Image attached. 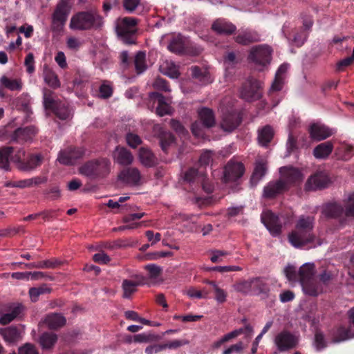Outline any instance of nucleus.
<instances>
[{"label": "nucleus", "instance_id": "obj_1", "mask_svg": "<svg viewBox=\"0 0 354 354\" xmlns=\"http://www.w3.org/2000/svg\"><path fill=\"white\" fill-rule=\"evenodd\" d=\"M284 273L288 281H299L306 295L316 297L322 292L321 285L313 278L315 273L313 263L304 264L300 267L298 272L295 266L288 265L284 269Z\"/></svg>", "mask_w": 354, "mask_h": 354}, {"label": "nucleus", "instance_id": "obj_2", "mask_svg": "<svg viewBox=\"0 0 354 354\" xmlns=\"http://www.w3.org/2000/svg\"><path fill=\"white\" fill-rule=\"evenodd\" d=\"M314 217L301 216L297 222L295 230L288 235L290 243L295 248L309 245L315 247V236L312 231L314 225Z\"/></svg>", "mask_w": 354, "mask_h": 354}, {"label": "nucleus", "instance_id": "obj_3", "mask_svg": "<svg viewBox=\"0 0 354 354\" xmlns=\"http://www.w3.org/2000/svg\"><path fill=\"white\" fill-rule=\"evenodd\" d=\"M80 173L92 180L106 178L111 171V161L99 158L86 162L79 169Z\"/></svg>", "mask_w": 354, "mask_h": 354}, {"label": "nucleus", "instance_id": "obj_4", "mask_svg": "<svg viewBox=\"0 0 354 354\" xmlns=\"http://www.w3.org/2000/svg\"><path fill=\"white\" fill-rule=\"evenodd\" d=\"M102 24V18L97 12L83 11L72 17L69 26L73 30H86L98 28Z\"/></svg>", "mask_w": 354, "mask_h": 354}, {"label": "nucleus", "instance_id": "obj_5", "mask_svg": "<svg viewBox=\"0 0 354 354\" xmlns=\"http://www.w3.org/2000/svg\"><path fill=\"white\" fill-rule=\"evenodd\" d=\"M71 0H61L53 13V30L59 31L65 25L71 9Z\"/></svg>", "mask_w": 354, "mask_h": 354}, {"label": "nucleus", "instance_id": "obj_6", "mask_svg": "<svg viewBox=\"0 0 354 354\" xmlns=\"http://www.w3.org/2000/svg\"><path fill=\"white\" fill-rule=\"evenodd\" d=\"M274 343L279 353L295 348L299 344V338L287 330L279 332L274 339Z\"/></svg>", "mask_w": 354, "mask_h": 354}, {"label": "nucleus", "instance_id": "obj_7", "mask_svg": "<svg viewBox=\"0 0 354 354\" xmlns=\"http://www.w3.org/2000/svg\"><path fill=\"white\" fill-rule=\"evenodd\" d=\"M272 49L267 45L253 46L248 55V59L259 66H266L271 61Z\"/></svg>", "mask_w": 354, "mask_h": 354}, {"label": "nucleus", "instance_id": "obj_8", "mask_svg": "<svg viewBox=\"0 0 354 354\" xmlns=\"http://www.w3.org/2000/svg\"><path fill=\"white\" fill-rule=\"evenodd\" d=\"M261 84L254 78H249L243 82L241 88V97L249 102L255 101L261 97Z\"/></svg>", "mask_w": 354, "mask_h": 354}, {"label": "nucleus", "instance_id": "obj_9", "mask_svg": "<svg viewBox=\"0 0 354 354\" xmlns=\"http://www.w3.org/2000/svg\"><path fill=\"white\" fill-rule=\"evenodd\" d=\"M281 178L286 185V189L288 191L291 186H297L301 183L304 176L301 171L292 167H282L279 169Z\"/></svg>", "mask_w": 354, "mask_h": 354}, {"label": "nucleus", "instance_id": "obj_10", "mask_svg": "<svg viewBox=\"0 0 354 354\" xmlns=\"http://www.w3.org/2000/svg\"><path fill=\"white\" fill-rule=\"evenodd\" d=\"M261 219L272 236H277L281 233L282 223L277 215L267 211L261 214Z\"/></svg>", "mask_w": 354, "mask_h": 354}, {"label": "nucleus", "instance_id": "obj_11", "mask_svg": "<svg viewBox=\"0 0 354 354\" xmlns=\"http://www.w3.org/2000/svg\"><path fill=\"white\" fill-rule=\"evenodd\" d=\"M24 151H19V154L15 156V160L18 162V167L23 171H28L35 169L41 165L43 157L40 154H31L28 156L26 160H22L24 158Z\"/></svg>", "mask_w": 354, "mask_h": 354}, {"label": "nucleus", "instance_id": "obj_12", "mask_svg": "<svg viewBox=\"0 0 354 354\" xmlns=\"http://www.w3.org/2000/svg\"><path fill=\"white\" fill-rule=\"evenodd\" d=\"M85 154V151L80 147H69L60 151L58 160L64 165H73L76 161L82 158Z\"/></svg>", "mask_w": 354, "mask_h": 354}, {"label": "nucleus", "instance_id": "obj_13", "mask_svg": "<svg viewBox=\"0 0 354 354\" xmlns=\"http://www.w3.org/2000/svg\"><path fill=\"white\" fill-rule=\"evenodd\" d=\"M244 172L243 163L230 160L225 167L224 179L226 182L236 181L243 176Z\"/></svg>", "mask_w": 354, "mask_h": 354}, {"label": "nucleus", "instance_id": "obj_14", "mask_svg": "<svg viewBox=\"0 0 354 354\" xmlns=\"http://www.w3.org/2000/svg\"><path fill=\"white\" fill-rule=\"evenodd\" d=\"M329 181L328 176L324 172L317 171L308 178L305 184V190L313 191L324 188Z\"/></svg>", "mask_w": 354, "mask_h": 354}, {"label": "nucleus", "instance_id": "obj_15", "mask_svg": "<svg viewBox=\"0 0 354 354\" xmlns=\"http://www.w3.org/2000/svg\"><path fill=\"white\" fill-rule=\"evenodd\" d=\"M241 120V116L237 111H227L223 114L221 127L225 131L231 132L237 128Z\"/></svg>", "mask_w": 354, "mask_h": 354}, {"label": "nucleus", "instance_id": "obj_16", "mask_svg": "<svg viewBox=\"0 0 354 354\" xmlns=\"http://www.w3.org/2000/svg\"><path fill=\"white\" fill-rule=\"evenodd\" d=\"M37 133V129L34 126L19 127L16 129L10 136L11 141L17 143H24L32 139Z\"/></svg>", "mask_w": 354, "mask_h": 354}, {"label": "nucleus", "instance_id": "obj_17", "mask_svg": "<svg viewBox=\"0 0 354 354\" xmlns=\"http://www.w3.org/2000/svg\"><path fill=\"white\" fill-rule=\"evenodd\" d=\"M286 191V185L281 180H272L263 187V196L267 199H273Z\"/></svg>", "mask_w": 354, "mask_h": 354}, {"label": "nucleus", "instance_id": "obj_18", "mask_svg": "<svg viewBox=\"0 0 354 354\" xmlns=\"http://www.w3.org/2000/svg\"><path fill=\"white\" fill-rule=\"evenodd\" d=\"M148 283V279L142 275H136L134 280L124 279L122 281V287L124 291L123 297L129 298L136 291V287Z\"/></svg>", "mask_w": 354, "mask_h": 354}, {"label": "nucleus", "instance_id": "obj_19", "mask_svg": "<svg viewBox=\"0 0 354 354\" xmlns=\"http://www.w3.org/2000/svg\"><path fill=\"white\" fill-rule=\"evenodd\" d=\"M235 41L242 46H248L251 44L258 42L260 39L259 33L251 29L240 30L234 37Z\"/></svg>", "mask_w": 354, "mask_h": 354}, {"label": "nucleus", "instance_id": "obj_20", "mask_svg": "<svg viewBox=\"0 0 354 354\" xmlns=\"http://www.w3.org/2000/svg\"><path fill=\"white\" fill-rule=\"evenodd\" d=\"M188 44L187 39L182 35H174L167 46V49L175 54L183 55L186 53Z\"/></svg>", "mask_w": 354, "mask_h": 354}, {"label": "nucleus", "instance_id": "obj_21", "mask_svg": "<svg viewBox=\"0 0 354 354\" xmlns=\"http://www.w3.org/2000/svg\"><path fill=\"white\" fill-rule=\"evenodd\" d=\"M118 178L124 183L136 185L141 178L140 171L136 167L123 169L118 175Z\"/></svg>", "mask_w": 354, "mask_h": 354}, {"label": "nucleus", "instance_id": "obj_22", "mask_svg": "<svg viewBox=\"0 0 354 354\" xmlns=\"http://www.w3.org/2000/svg\"><path fill=\"white\" fill-rule=\"evenodd\" d=\"M309 133L313 140L321 141L331 136L334 132L326 126L313 124L309 128Z\"/></svg>", "mask_w": 354, "mask_h": 354}, {"label": "nucleus", "instance_id": "obj_23", "mask_svg": "<svg viewBox=\"0 0 354 354\" xmlns=\"http://www.w3.org/2000/svg\"><path fill=\"white\" fill-rule=\"evenodd\" d=\"M113 156L115 162L121 165H129L133 161V156L132 153L124 147H116Z\"/></svg>", "mask_w": 354, "mask_h": 354}, {"label": "nucleus", "instance_id": "obj_24", "mask_svg": "<svg viewBox=\"0 0 354 354\" xmlns=\"http://www.w3.org/2000/svg\"><path fill=\"white\" fill-rule=\"evenodd\" d=\"M24 307L21 304H12L9 306L8 312L0 317V324L7 325L19 317L23 313Z\"/></svg>", "mask_w": 354, "mask_h": 354}, {"label": "nucleus", "instance_id": "obj_25", "mask_svg": "<svg viewBox=\"0 0 354 354\" xmlns=\"http://www.w3.org/2000/svg\"><path fill=\"white\" fill-rule=\"evenodd\" d=\"M149 98L153 102H157L156 113L159 116H164L170 113V106L167 103L164 95L158 92H151L149 93Z\"/></svg>", "mask_w": 354, "mask_h": 354}, {"label": "nucleus", "instance_id": "obj_26", "mask_svg": "<svg viewBox=\"0 0 354 354\" xmlns=\"http://www.w3.org/2000/svg\"><path fill=\"white\" fill-rule=\"evenodd\" d=\"M212 29L219 35H232L235 32V25L223 19H218L212 25Z\"/></svg>", "mask_w": 354, "mask_h": 354}, {"label": "nucleus", "instance_id": "obj_27", "mask_svg": "<svg viewBox=\"0 0 354 354\" xmlns=\"http://www.w3.org/2000/svg\"><path fill=\"white\" fill-rule=\"evenodd\" d=\"M138 158L141 164L146 167H154L158 162V160L153 153L145 147L140 148Z\"/></svg>", "mask_w": 354, "mask_h": 354}, {"label": "nucleus", "instance_id": "obj_28", "mask_svg": "<svg viewBox=\"0 0 354 354\" xmlns=\"http://www.w3.org/2000/svg\"><path fill=\"white\" fill-rule=\"evenodd\" d=\"M354 337V333L351 326L345 327L340 326L333 331L332 334V343H339Z\"/></svg>", "mask_w": 354, "mask_h": 354}, {"label": "nucleus", "instance_id": "obj_29", "mask_svg": "<svg viewBox=\"0 0 354 354\" xmlns=\"http://www.w3.org/2000/svg\"><path fill=\"white\" fill-rule=\"evenodd\" d=\"M44 322L50 329L57 330L65 326L66 319L60 313H50L46 317Z\"/></svg>", "mask_w": 354, "mask_h": 354}, {"label": "nucleus", "instance_id": "obj_30", "mask_svg": "<svg viewBox=\"0 0 354 354\" xmlns=\"http://www.w3.org/2000/svg\"><path fill=\"white\" fill-rule=\"evenodd\" d=\"M267 171L266 162L263 160L256 161L255 167L251 176L250 182L253 185H257L258 183L266 175Z\"/></svg>", "mask_w": 354, "mask_h": 354}, {"label": "nucleus", "instance_id": "obj_31", "mask_svg": "<svg viewBox=\"0 0 354 354\" xmlns=\"http://www.w3.org/2000/svg\"><path fill=\"white\" fill-rule=\"evenodd\" d=\"M184 180L189 183L201 184L203 186L205 175L202 171H199L198 169L191 167L185 172Z\"/></svg>", "mask_w": 354, "mask_h": 354}, {"label": "nucleus", "instance_id": "obj_32", "mask_svg": "<svg viewBox=\"0 0 354 354\" xmlns=\"http://www.w3.org/2000/svg\"><path fill=\"white\" fill-rule=\"evenodd\" d=\"M270 291L269 285L262 277L252 278V293L254 295H268Z\"/></svg>", "mask_w": 354, "mask_h": 354}, {"label": "nucleus", "instance_id": "obj_33", "mask_svg": "<svg viewBox=\"0 0 354 354\" xmlns=\"http://www.w3.org/2000/svg\"><path fill=\"white\" fill-rule=\"evenodd\" d=\"M138 20L136 18L131 17H125L122 19V26L119 28V35L126 39L131 36V31L129 30L131 28L136 26Z\"/></svg>", "mask_w": 354, "mask_h": 354}, {"label": "nucleus", "instance_id": "obj_34", "mask_svg": "<svg viewBox=\"0 0 354 354\" xmlns=\"http://www.w3.org/2000/svg\"><path fill=\"white\" fill-rule=\"evenodd\" d=\"M201 122L204 127L211 128L216 124L213 111L208 108H203L198 112Z\"/></svg>", "mask_w": 354, "mask_h": 354}, {"label": "nucleus", "instance_id": "obj_35", "mask_svg": "<svg viewBox=\"0 0 354 354\" xmlns=\"http://www.w3.org/2000/svg\"><path fill=\"white\" fill-rule=\"evenodd\" d=\"M333 145L331 142L327 141L318 145L313 150V155L316 158H326L333 151Z\"/></svg>", "mask_w": 354, "mask_h": 354}, {"label": "nucleus", "instance_id": "obj_36", "mask_svg": "<svg viewBox=\"0 0 354 354\" xmlns=\"http://www.w3.org/2000/svg\"><path fill=\"white\" fill-rule=\"evenodd\" d=\"M58 337L51 332L43 333L39 337V344L43 349L48 350L54 347L57 342Z\"/></svg>", "mask_w": 354, "mask_h": 354}, {"label": "nucleus", "instance_id": "obj_37", "mask_svg": "<svg viewBox=\"0 0 354 354\" xmlns=\"http://www.w3.org/2000/svg\"><path fill=\"white\" fill-rule=\"evenodd\" d=\"M158 138L160 147L165 152H167L168 147L175 141V138L171 132L166 131L161 128L159 129Z\"/></svg>", "mask_w": 354, "mask_h": 354}, {"label": "nucleus", "instance_id": "obj_38", "mask_svg": "<svg viewBox=\"0 0 354 354\" xmlns=\"http://www.w3.org/2000/svg\"><path fill=\"white\" fill-rule=\"evenodd\" d=\"M0 334L2 335L6 342L9 343H14L19 339L20 331L17 326H10L0 330Z\"/></svg>", "mask_w": 354, "mask_h": 354}, {"label": "nucleus", "instance_id": "obj_39", "mask_svg": "<svg viewBox=\"0 0 354 354\" xmlns=\"http://www.w3.org/2000/svg\"><path fill=\"white\" fill-rule=\"evenodd\" d=\"M192 75L198 80L202 84H207L211 82L210 74L206 70L197 66L191 67Z\"/></svg>", "mask_w": 354, "mask_h": 354}, {"label": "nucleus", "instance_id": "obj_40", "mask_svg": "<svg viewBox=\"0 0 354 354\" xmlns=\"http://www.w3.org/2000/svg\"><path fill=\"white\" fill-rule=\"evenodd\" d=\"M136 73L138 75L143 73L147 69L146 63V53L145 51H138L133 59Z\"/></svg>", "mask_w": 354, "mask_h": 354}, {"label": "nucleus", "instance_id": "obj_41", "mask_svg": "<svg viewBox=\"0 0 354 354\" xmlns=\"http://www.w3.org/2000/svg\"><path fill=\"white\" fill-rule=\"evenodd\" d=\"M274 136L272 128L269 126H265L258 131V140L261 145L267 146L272 140Z\"/></svg>", "mask_w": 354, "mask_h": 354}, {"label": "nucleus", "instance_id": "obj_42", "mask_svg": "<svg viewBox=\"0 0 354 354\" xmlns=\"http://www.w3.org/2000/svg\"><path fill=\"white\" fill-rule=\"evenodd\" d=\"M313 346L317 352H320L328 347V342L325 335L320 329H316L315 333Z\"/></svg>", "mask_w": 354, "mask_h": 354}, {"label": "nucleus", "instance_id": "obj_43", "mask_svg": "<svg viewBox=\"0 0 354 354\" xmlns=\"http://www.w3.org/2000/svg\"><path fill=\"white\" fill-rule=\"evenodd\" d=\"M52 289L47 284H42L39 287H32L29 289L28 294L32 302H36L41 295L49 294Z\"/></svg>", "mask_w": 354, "mask_h": 354}, {"label": "nucleus", "instance_id": "obj_44", "mask_svg": "<svg viewBox=\"0 0 354 354\" xmlns=\"http://www.w3.org/2000/svg\"><path fill=\"white\" fill-rule=\"evenodd\" d=\"M323 212L328 218H338L343 214L344 208L337 203H330L325 207Z\"/></svg>", "mask_w": 354, "mask_h": 354}, {"label": "nucleus", "instance_id": "obj_45", "mask_svg": "<svg viewBox=\"0 0 354 354\" xmlns=\"http://www.w3.org/2000/svg\"><path fill=\"white\" fill-rule=\"evenodd\" d=\"M161 337L151 332L135 335L133 342L136 343H152L159 341Z\"/></svg>", "mask_w": 354, "mask_h": 354}, {"label": "nucleus", "instance_id": "obj_46", "mask_svg": "<svg viewBox=\"0 0 354 354\" xmlns=\"http://www.w3.org/2000/svg\"><path fill=\"white\" fill-rule=\"evenodd\" d=\"M44 81L53 88H57L60 86V82L57 74L50 68H45L44 70Z\"/></svg>", "mask_w": 354, "mask_h": 354}, {"label": "nucleus", "instance_id": "obj_47", "mask_svg": "<svg viewBox=\"0 0 354 354\" xmlns=\"http://www.w3.org/2000/svg\"><path fill=\"white\" fill-rule=\"evenodd\" d=\"M14 151L12 147H5L0 149V167L6 170L9 169V158Z\"/></svg>", "mask_w": 354, "mask_h": 354}, {"label": "nucleus", "instance_id": "obj_48", "mask_svg": "<svg viewBox=\"0 0 354 354\" xmlns=\"http://www.w3.org/2000/svg\"><path fill=\"white\" fill-rule=\"evenodd\" d=\"M52 111L58 118L62 120H66L70 115L68 107L64 102H57Z\"/></svg>", "mask_w": 354, "mask_h": 354}, {"label": "nucleus", "instance_id": "obj_49", "mask_svg": "<svg viewBox=\"0 0 354 354\" xmlns=\"http://www.w3.org/2000/svg\"><path fill=\"white\" fill-rule=\"evenodd\" d=\"M46 178H42L40 176H37L35 178H29V179H25L22 180L16 181V183L13 185V186L18 187L19 188H25V187H29L35 185H38L42 183H44L46 182Z\"/></svg>", "mask_w": 354, "mask_h": 354}, {"label": "nucleus", "instance_id": "obj_50", "mask_svg": "<svg viewBox=\"0 0 354 354\" xmlns=\"http://www.w3.org/2000/svg\"><path fill=\"white\" fill-rule=\"evenodd\" d=\"M205 283L212 286L214 291V299L218 304L225 302L227 294L223 289L219 288L214 281L207 280Z\"/></svg>", "mask_w": 354, "mask_h": 354}, {"label": "nucleus", "instance_id": "obj_51", "mask_svg": "<svg viewBox=\"0 0 354 354\" xmlns=\"http://www.w3.org/2000/svg\"><path fill=\"white\" fill-rule=\"evenodd\" d=\"M161 72L172 79H177L180 75L178 67L173 62H167L161 66Z\"/></svg>", "mask_w": 354, "mask_h": 354}, {"label": "nucleus", "instance_id": "obj_52", "mask_svg": "<svg viewBox=\"0 0 354 354\" xmlns=\"http://www.w3.org/2000/svg\"><path fill=\"white\" fill-rule=\"evenodd\" d=\"M234 289L239 292L247 295L252 293V278L236 282L233 286Z\"/></svg>", "mask_w": 354, "mask_h": 354}, {"label": "nucleus", "instance_id": "obj_53", "mask_svg": "<svg viewBox=\"0 0 354 354\" xmlns=\"http://www.w3.org/2000/svg\"><path fill=\"white\" fill-rule=\"evenodd\" d=\"M308 37V32L300 29L296 32H294L291 40L292 44H294L297 47H301L306 41Z\"/></svg>", "mask_w": 354, "mask_h": 354}, {"label": "nucleus", "instance_id": "obj_54", "mask_svg": "<svg viewBox=\"0 0 354 354\" xmlns=\"http://www.w3.org/2000/svg\"><path fill=\"white\" fill-rule=\"evenodd\" d=\"M0 81L3 86L11 91H17L21 89V86L17 80H10L6 76L3 75L1 78Z\"/></svg>", "mask_w": 354, "mask_h": 354}, {"label": "nucleus", "instance_id": "obj_55", "mask_svg": "<svg viewBox=\"0 0 354 354\" xmlns=\"http://www.w3.org/2000/svg\"><path fill=\"white\" fill-rule=\"evenodd\" d=\"M189 344V341L186 339H174L165 344H162L163 349H177L183 346Z\"/></svg>", "mask_w": 354, "mask_h": 354}, {"label": "nucleus", "instance_id": "obj_56", "mask_svg": "<svg viewBox=\"0 0 354 354\" xmlns=\"http://www.w3.org/2000/svg\"><path fill=\"white\" fill-rule=\"evenodd\" d=\"M126 141L128 145L133 149H136L138 146L142 144V139L140 137L133 133H127Z\"/></svg>", "mask_w": 354, "mask_h": 354}, {"label": "nucleus", "instance_id": "obj_57", "mask_svg": "<svg viewBox=\"0 0 354 354\" xmlns=\"http://www.w3.org/2000/svg\"><path fill=\"white\" fill-rule=\"evenodd\" d=\"M145 270L148 271L149 277L151 279H157L162 272V268L156 264L147 265Z\"/></svg>", "mask_w": 354, "mask_h": 354}, {"label": "nucleus", "instance_id": "obj_58", "mask_svg": "<svg viewBox=\"0 0 354 354\" xmlns=\"http://www.w3.org/2000/svg\"><path fill=\"white\" fill-rule=\"evenodd\" d=\"M245 348L243 342H239L235 344L231 345L228 348L224 350L222 354H242Z\"/></svg>", "mask_w": 354, "mask_h": 354}, {"label": "nucleus", "instance_id": "obj_59", "mask_svg": "<svg viewBox=\"0 0 354 354\" xmlns=\"http://www.w3.org/2000/svg\"><path fill=\"white\" fill-rule=\"evenodd\" d=\"M153 86L155 89L162 91H169V86L167 80L163 78L158 77L155 80Z\"/></svg>", "mask_w": 354, "mask_h": 354}, {"label": "nucleus", "instance_id": "obj_60", "mask_svg": "<svg viewBox=\"0 0 354 354\" xmlns=\"http://www.w3.org/2000/svg\"><path fill=\"white\" fill-rule=\"evenodd\" d=\"M170 126L180 136H185L188 133L187 131L178 120L172 119L170 122Z\"/></svg>", "mask_w": 354, "mask_h": 354}, {"label": "nucleus", "instance_id": "obj_61", "mask_svg": "<svg viewBox=\"0 0 354 354\" xmlns=\"http://www.w3.org/2000/svg\"><path fill=\"white\" fill-rule=\"evenodd\" d=\"M140 0H124L123 7L129 13L133 12L140 6Z\"/></svg>", "mask_w": 354, "mask_h": 354}, {"label": "nucleus", "instance_id": "obj_62", "mask_svg": "<svg viewBox=\"0 0 354 354\" xmlns=\"http://www.w3.org/2000/svg\"><path fill=\"white\" fill-rule=\"evenodd\" d=\"M100 97L103 99L109 98L113 94L111 86L106 84H102L99 88Z\"/></svg>", "mask_w": 354, "mask_h": 354}, {"label": "nucleus", "instance_id": "obj_63", "mask_svg": "<svg viewBox=\"0 0 354 354\" xmlns=\"http://www.w3.org/2000/svg\"><path fill=\"white\" fill-rule=\"evenodd\" d=\"M345 214L348 217L354 218V193L349 196L345 205Z\"/></svg>", "mask_w": 354, "mask_h": 354}, {"label": "nucleus", "instance_id": "obj_64", "mask_svg": "<svg viewBox=\"0 0 354 354\" xmlns=\"http://www.w3.org/2000/svg\"><path fill=\"white\" fill-rule=\"evenodd\" d=\"M18 354H39V352L34 345L26 344L19 348Z\"/></svg>", "mask_w": 354, "mask_h": 354}]
</instances>
